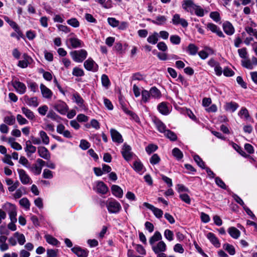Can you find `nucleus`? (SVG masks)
Masks as SVG:
<instances>
[{
  "mask_svg": "<svg viewBox=\"0 0 257 257\" xmlns=\"http://www.w3.org/2000/svg\"><path fill=\"white\" fill-rule=\"evenodd\" d=\"M108 24L113 27H116L119 25V21L114 18H108L107 19Z\"/></svg>",
  "mask_w": 257,
  "mask_h": 257,
  "instance_id": "774afa93",
  "label": "nucleus"
},
{
  "mask_svg": "<svg viewBox=\"0 0 257 257\" xmlns=\"http://www.w3.org/2000/svg\"><path fill=\"white\" fill-rule=\"evenodd\" d=\"M144 206L150 209L153 212L155 216L157 218H161L162 217L163 214V211L158 208L155 207L153 205L144 202L143 204Z\"/></svg>",
  "mask_w": 257,
  "mask_h": 257,
  "instance_id": "f8f14e48",
  "label": "nucleus"
},
{
  "mask_svg": "<svg viewBox=\"0 0 257 257\" xmlns=\"http://www.w3.org/2000/svg\"><path fill=\"white\" fill-rule=\"evenodd\" d=\"M67 24L74 27L77 28L79 26V22L76 18L70 19L67 21Z\"/></svg>",
  "mask_w": 257,
  "mask_h": 257,
  "instance_id": "e2e57ef3",
  "label": "nucleus"
},
{
  "mask_svg": "<svg viewBox=\"0 0 257 257\" xmlns=\"http://www.w3.org/2000/svg\"><path fill=\"white\" fill-rule=\"evenodd\" d=\"M22 113L30 120H33L35 118V115L33 112L27 107H23L21 108Z\"/></svg>",
  "mask_w": 257,
  "mask_h": 257,
  "instance_id": "c756f323",
  "label": "nucleus"
},
{
  "mask_svg": "<svg viewBox=\"0 0 257 257\" xmlns=\"http://www.w3.org/2000/svg\"><path fill=\"white\" fill-rule=\"evenodd\" d=\"M228 232L229 235L234 239H237L240 235V231L234 227L228 228Z\"/></svg>",
  "mask_w": 257,
  "mask_h": 257,
  "instance_id": "bb28decb",
  "label": "nucleus"
},
{
  "mask_svg": "<svg viewBox=\"0 0 257 257\" xmlns=\"http://www.w3.org/2000/svg\"><path fill=\"white\" fill-rule=\"evenodd\" d=\"M198 50V47L193 44H190L187 49L189 54L191 55H195L197 53Z\"/></svg>",
  "mask_w": 257,
  "mask_h": 257,
  "instance_id": "79ce46f5",
  "label": "nucleus"
},
{
  "mask_svg": "<svg viewBox=\"0 0 257 257\" xmlns=\"http://www.w3.org/2000/svg\"><path fill=\"white\" fill-rule=\"evenodd\" d=\"M25 151L28 157H30L32 154L35 153L36 151V147L32 144L31 141L28 140L26 142Z\"/></svg>",
  "mask_w": 257,
  "mask_h": 257,
  "instance_id": "2eb2a0df",
  "label": "nucleus"
},
{
  "mask_svg": "<svg viewBox=\"0 0 257 257\" xmlns=\"http://www.w3.org/2000/svg\"><path fill=\"white\" fill-rule=\"evenodd\" d=\"M150 92L151 96L155 98H159L161 95L160 90L156 87H152L150 90Z\"/></svg>",
  "mask_w": 257,
  "mask_h": 257,
  "instance_id": "58836bf2",
  "label": "nucleus"
},
{
  "mask_svg": "<svg viewBox=\"0 0 257 257\" xmlns=\"http://www.w3.org/2000/svg\"><path fill=\"white\" fill-rule=\"evenodd\" d=\"M14 236L17 237L18 243L20 245H23L26 242L25 237L23 234L17 232L14 234Z\"/></svg>",
  "mask_w": 257,
  "mask_h": 257,
  "instance_id": "a18cd8bd",
  "label": "nucleus"
},
{
  "mask_svg": "<svg viewBox=\"0 0 257 257\" xmlns=\"http://www.w3.org/2000/svg\"><path fill=\"white\" fill-rule=\"evenodd\" d=\"M238 107V104L234 102L226 103L225 105V108L226 110L232 112L235 111Z\"/></svg>",
  "mask_w": 257,
  "mask_h": 257,
  "instance_id": "7c9ffc66",
  "label": "nucleus"
},
{
  "mask_svg": "<svg viewBox=\"0 0 257 257\" xmlns=\"http://www.w3.org/2000/svg\"><path fill=\"white\" fill-rule=\"evenodd\" d=\"M9 143L10 144L11 147L16 150H21L22 149L21 145L18 143L15 142L13 138H10L9 140Z\"/></svg>",
  "mask_w": 257,
  "mask_h": 257,
  "instance_id": "49530a36",
  "label": "nucleus"
},
{
  "mask_svg": "<svg viewBox=\"0 0 257 257\" xmlns=\"http://www.w3.org/2000/svg\"><path fill=\"white\" fill-rule=\"evenodd\" d=\"M194 12L195 14V15L198 17H202L204 15V10L200 6L197 5L195 8Z\"/></svg>",
  "mask_w": 257,
  "mask_h": 257,
  "instance_id": "864d4df0",
  "label": "nucleus"
},
{
  "mask_svg": "<svg viewBox=\"0 0 257 257\" xmlns=\"http://www.w3.org/2000/svg\"><path fill=\"white\" fill-rule=\"evenodd\" d=\"M16 118L19 124L20 125H24L28 123V121L21 114H18Z\"/></svg>",
  "mask_w": 257,
  "mask_h": 257,
  "instance_id": "0e129e2a",
  "label": "nucleus"
},
{
  "mask_svg": "<svg viewBox=\"0 0 257 257\" xmlns=\"http://www.w3.org/2000/svg\"><path fill=\"white\" fill-rule=\"evenodd\" d=\"M131 147L130 146L124 144L121 150V154L124 159L127 161H130L133 157V153L131 151Z\"/></svg>",
  "mask_w": 257,
  "mask_h": 257,
  "instance_id": "20e7f679",
  "label": "nucleus"
},
{
  "mask_svg": "<svg viewBox=\"0 0 257 257\" xmlns=\"http://www.w3.org/2000/svg\"><path fill=\"white\" fill-rule=\"evenodd\" d=\"M96 187L97 192L102 194H105L108 190L107 186L102 182H99Z\"/></svg>",
  "mask_w": 257,
  "mask_h": 257,
  "instance_id": "2f4dec72",
  "label": "nucleus"
},
{
  "mask_svg": "<svg viewBox=\"0 0 257 257\" xmlns=\"http://www.w3.org/2000/svg\"><path fill=\"white\" fill-rule=\"evenodd\" d=\"M238 53L239 57L241 58L245 59L247 58V52L246 48H242L238 49Z\"/></svg>",
  "mask_w": 257,
  "mask_h": 257,
  "instance_id": "338daca9",
  "label": "nucleus"
},
{
  "mask_svg": "<svg viewBox=\"0 0 257 257\" xmlns=\"http://www.w3.org/2000/svg\"><path fill=\"white\" fill-rule=\"evenodd\" d=\"M153 121L158 131L164 134L167 130L165 124L156 117H154Z\"/></svg>",
  "mask_w": 257,
  "mask_h": 257,
  "instance_id": "412c9836",
  "label": "nucleus"
},
{
  "mask_svg": "<svg viewBox=\"0 0 257 257\" xmlns=\"http://www.w3.org/2000/svg\"><path fill=\"white\" fill-rule=\"evenodd\" d=\"M164 236L165 238L170 241L173 240V232L169 229H166L165 230Z\"/></svg>",
  "mask_w": 257,
  "mask_h": 257,
  "instance_id": "bf43d9fd",
  "label": "nucleus"
},
{
  "mask_svg": "<svg viewBox=\"0 0 257 257\" xmlns=\"http://www.w3.org/2000/svg\"><path fill=\"white\" fill-rule=\"evenodd\" d=\"M71 250L78 257H87L89 253L87 249L82 248L78 246H75L72 247Z\"/></svg>",
  "mask_w": 257,
  "mask_h": 257,
  "instance_id": "6e6552de",
  "label": "nucleus"
},
{
  "mask_svg": "<svg viewBox=\"0 0 257 257\" xmlns=\"http://www.w3.org/2000/svg\"><path fill=\"white\" fill-rule=\"evenodd\" d=\"M16 208V206L10 203H6L3 206V209L4 210V211L8 212L9 214Z\"/></svg>",
  "mask_w": 257,
  "mask_h": 257,
  "instance_id": "ea45409f",
  "label": "nucleus"
},
{
  "mask_svg": "<svg viewBox=\"0 0 257 257\" xmlns=\"http://www.w3.org/2000/svg\"><path fill=\"white\" fill-rule=\"evenodd\" d=\"M42 96L47 99H51L53 96V92L44 84H41L40 86Z\"/></svg>",
  "mask_w": 257,
  "mask_h": 257,
  "instance_id": "1a4fd4ad",
  "label": "nucleus"
},
{
  "mask_svg": "<svg viewBox=\"0 0 257 257\" xmlns=\"http://www.w3.org/2000/svg\"><path fill=\"white\" fill-rule=\"evenodd\" d=\"M152 248L155 253L165 252L167 250L166 244L163 241H160L157 243L152 245Z\"/></svg>",
  "mask_w": 257,
  "mask_h": 257,
  "instance_id": "0eeeda50",
  "label": "nucleus"
},
{
  "mask_svg": "<svg viewBox=\"0 0 257 257\" xmlns=\"http://www.w3.org/2000/svg\"><path fill=\"white\" fill-rule=\"evenodd\" d=\"M172 155L178 160H181L183 157L182 152L177 148H175L172 150Z\"/></svg>",
  "mask_w": 257,
  "mask_h": 257,
  "instance_id": "37998d69",
  "label": "nucleus"
},
{
  "mask_svg": "<svg viewBox=\"0 0 257 257\" xmlns=\"http://www.w3.org/2000/svg\"><path fill=\"white\" fill-rule=\"evenodd\" d=\"M196 5L192 0H184L182 3V8L187 12L191 14L194 13V10Z\"/></svg>",
  "mask_w": 257,
  "mask_h": 257,
  "instance_id": "423d86ee",
  "label": "nucleus"
},
{
  "mask_svg": "<svg viewBox=\"0 0 257 257\" xmlns=\"http://www.w3.org/2000/svg\"><path fill=\"white\" fill-rule=\"evenodd\" d=\"M246 32L250 36H253L257 39V30L251 27H246L245 29Z\"/></svg>",
  "mask_w": 257,
  "mask_h": 257,
  "instance_id": "13d9d810",
  "label": "nucleus"
},
{
  "mask_svg": "<svg viewBox=\"0 0 257 257\" xmlns=\"http://www.w3.org/2000/svg\"><path fill=\"white\" fill-rule=\"evenodd\" d=\"M223 248L226 250L230 255H233L235 254V248L233 245L225 243L223 246Z\"/></svg>",
  "mask_w": 257,
  "mask_h": 257,
  "instance_id": "de8ad7c7",
  "label": "nucleus"
},
{
  "mask_svg": "<svg viewBox=\"0 0 257 257\" xmlns=\"http://www.w3.org/2000/svg\"><path fill=\"white\" fill-rule=\"evenodd\" d=\"M84 68L88 71H95L97 69V65L91 58H88L84 62Z\"/></svg>",
  "mask_w": 257,
  "mask_h": 257,
  "instance_id": "4468645a",
  "label": "nucleus"
},
{
  "mask_svg": "<svg viewBox=\"0 0 257 257\" xmlns=\"http://www.w3.org/2000/svg\"><path fill=\"white\" fill-rule=\"evenodd\" d=\"M72 74L75 76H82L84 75V73L82 69L75 67L73 70Z\"/></svg>",
  "mask_w": 257,
  "mask_h": 257,
  "instance_id": "680f3d73",
  "label": "nucleus"
},
{
  "mask_svg": "<svg viewBox=\"0 0 257 257\" xmlns=\"http://www.w3.org/2000/svg\"><path fill=\"white\" fill-rule=\"evenodd\" d=\"M111 190L112 193L115 197L120 198L123 196V191L122 189L118 186L113 185L111 186Z\"/></svg>",
  "mask_w": 257,
  "mask_h": 257,
  "instance_id": "4be33fe9",
  "label": "nucleus"
},
{
  "mask_svg": "<svg viewBox=\"0 0 257 257\" xmlns=\"http://www.w3.org/2000/svg\"><path fill=\"white\" fill-rule=\"evenodd\" d=\"M101 83L103 86L106 88H108L110 85V82L108 76L105 74H103L101 76Z\"/></svg>",
  "mask_w": 257,
  "mask_h": 257,
  "instance_id": "c03bdc74",
  "label": "nucleus"
},
{
  "mask_svg": "<svg viewBox=\"0 0 257 257\" xmlns=\"http://www.w3.org/2000/svg\"><path fill=\"white\" fill-rule=\"evenodd\" d=\"M19 203L21 206L26 210H29L30 207V202L26 197L23 198L19 201Z\"/></svg>",
  "mask_w": 257,
  "mask_h": 257,
  "instance_id": "e433bc0d",
  "label": "nucleus"
},
{
  "mask_svg": "<svg viewBox=\"0 0 257 257\" xmlns=\"http://www.w3.org/2000/svg\"><path fill=\"white\" fill-rule=\"evenodd\" d=\"M207 27L212 32L216 33L219 37H224L223 33L216 25L212 23H208L207 25Z\"/></svg>",
  "mask_w": 257,
  "mask_h": 257,
  "instance_id": "aec40b11",
  "label": "nucleus"
},
{
  "mask_svg": "<svg viewBox=\"0 0 257 257\" xmlns=\"http://www.w3.org/2000/svg\"><path fill=\"white\" fill-rule=\"evenodd\" d=\"M161 160L160 158L157 154H154L150 158V162L152 165H156L158 164Z\"/></svg>",
  "mask_w": 257,
  "mask_h": 257,
  "instance_id": "6e6d98bb",
  "label": "nucleus"
},
{
  "mask_svg": "<svg viewBox=\"0 0 257 257\" xmlns=\"http://www.w3.org/2000/svg\"><path fill=\"white\" fill-rule=\"evenodd\" d=\"M24 100L28 105L31 106L37 107L39 104L38 99L36 97L30 98L27 96H25Z\"/></svg>",
  "mask_w": 257,
  "mask_h": 257,
  "instance_id": "b1692460",
  "label": "nucleus"
},
{
  "mask_svg": "<svg viewBox=\"0 0 257 257\" xmlns=\"http://www.w3.org/2000/svg\"><path fill=\"white\" fill-rule=\"evenodd\" d=\"M71 46L73 48L81 47L82 46V42L76 37L70 38L68 40Z\"/></svg>",
  "mask_w": 257,
  "mask_h": 257,
  "instance_id": "5701e85b",
  "label": "nucleus"
},
{
  "mask_svg": "<svg viewBox=\"0 0 257 257\" xmlns=\"http://www.w3.org/2000/svg\"><path fill=\"white\" fill-rule=\"evenodd\" d=\"M38 153L39 156L46 160H49L51 158V154L48 150L45 147L41 146L38 148Z\"/></svg>",
  "mask_w": 257,
  "mask_h": 257,
  "instance_id": "ddd939ff",
  "label": "nucleus"
},
{
  "mask_svg": "<svg viewBox=\"0 0 257 257\" xmlns=\"http://www.w3.org/2000/svg\"><path fill=\"white\" fill-rule=\"evenodd\" d=\"M13 85L20 94H22L26 92V86L24 83L18 81H15L13 82Z\"/></svg>",
  "mask_w": 257,
  "mask_h": 257,
  "instance_id": "f3484780",
  "label": "nucleus"
},
{
  "mask_svg": "<svg viewBox=\"0 0 257 257\" xmlns=\"http://www.w3.org/2000/svg\"><path fill=\"white\" fill-rule=\"evenodd\" d=\"M20 179L23 184H28L31 183V179L23 169H18Z\"/></svg>",
  "mask_w": 257,
  "mask_h": 257,
  "instance_id": "9d476101",
  "label": "nucleus"
},
{
  "mask_svg": "<svg viewBox=\"0 0 257 257\" xmlns=\"http://www.w3.org/2000/svg\"><path fill=\"white\" fill-rule=\"evenodd\" d=\"M151 96L150 91H147L146 90H143L142 91V101L146 103L149 101L150 97Z\"/></svg>",
  "mask_w": 257,
  "mask_h": 257,
  "instance_id": "09e8293b",
  "label": "nucleus"
},
{
  "mask_svg": "<svg viewBox=\"0 0 257 257\" xmlns=\"http://www.w3.org/2000/svg\"><path fill=\"white\" fill-rule=\"evenodd\" d=\"M72 100L74 101L80 108L83 109H86V106L84 104V101L81 96L78 93H75L72 95Z\"/></svg>",
  "mask_w": 257,
  "mask_h": 257,
  "instance_id": "dca6fc26",
  "label": "nucleus"
},
{
  "mask_svg": "<svg viewBox=\"0 0 257 257\" xmlns=\"http://www.w3.org/2000/svg\"><path fill=\"white\" fill-rule=\"evenodd\" d=\"M54 109L61 114H65L68 110V106L63 101H59L53 106Z\"/></svg>",
  "mask_w": 257,
  "mask_h": 257,
  "instance_id": "39448f33",
  "label": "nucleus"
},
{
  "mask_svg": "<svg viewBox=\"0 0 257 257\" xmlns=\"http://www.w3.org/2000/svg\"><path fill=\"white\" fill-rule=\"evenodd\" d=\"M158 109L160 113L164 115H167L169 113V109L165 102L161 103L158 106Z\"/></svg>",
  "mask_w": 257,
  "mask_h": 257,
  "instance_id": "473e14b6",
  "label": "nucleus"
},
{
  "mask_svg": "<svg viewBox=\"0 0 257 257\" xmlns=\"http://www.w3.org/2000/svg\"><path fill=\"white\" fill-rule=\"evenodd\" d=\"M110 134L113 142L117 143H121L123 142V139L121 135L115 129L111 128L110 130Z\"/></svg>",
  "mask_w": 257,
  "mask_h": 257,
  "instance_id": "a211bd4d",
  "label": "nucleus"
},
{
  "mask_svg": "<svg viewBox=\"0 0 257 257\" xmlns=\"http://www.w3.org/2000/svg\"><path fill=\"white\" fill-rule=\"evenodd\" d=\"M158 41V34L154 32L153 34L150 35L147 38V41L151 44H156Z\"/></svg>",
  "mask_w": 257,
  "mask_h": 257,
  "instance_id": "f704fd0d",
  "label": "nucleus"
},
{
  "mask_svg": "<svg viewBox=\"0 0 257 257\" xmlns=\"http://www.w3.org/2000/svg\"><path fill=\"white\" fill-rule=\"evenodd\" d=\"M207 237L215 247H220V243L214 234L212 232H209L207 234Z\"/></svg>",
  "mask_w": 257,
  "mask_h": 257,
  "instance_id": "393cba45",
  "label": "nucleus"
},
{
  "mask_svg": "<svg viewBox=\"0 0 257 257\" xmlns=\"http://www.w3.org/2000/svg\"><path fill=\"white\" fill-rule=\"evenodd\" d=\"M7 237L5 235L0 236V250L4 251L9 249V245L6 243Z\"/></svg>",
  "mask_w": 257,
  "mask_h": 257,
  "instance_id": "cd10ccee",
  "label": "nucleus"
},
{
  "mask_svg": "<svg viewBox=\"0 0 257 257\" xmlns=\"http://www.w3.org/2000/svg\"><path fill=\"white\" fill-rule=\"evenodd\" d=\"M162 236L159 231H156L154 235L150 238L149 242L151 245L154 244V243L158 241H162Z\"/></svg>",
  "mask_w": 257,
  "mask_h": 257,
  "instance_id": "c85d7f7f",
  "label": "nucleus"
},
{
  "mask_svg": "<svg viewBox=\"0 0 257 257\" xmlns=\"http://www.w3.org/2000/svg\"><path fill=\"white\" fill-rule=\"evenodd\" d=\"M171 42L175 45H178L180 43L181 38L178 35H172L170 37Z\"/></svg>",
  "mask_w": 257,
  "mask_h": 257,
  "instance_id": "69168bd1",
  "label": "nucleus"
},
{
  "mask_svg": "<svg viewBox=\"0 0 257 257\" xmlns=\"http://www.w3.org/2000/svg\"><path fill=\"white\" fill-rule=\"evenodd\" d=\"M223 29L224 32L229 36L232 35L235 32L233 26L228 22H225L223 24Z\"/></svg>",
  "mask_w": 257,
  "mask_h": 257,
  "instance_id": "6ab92c4d",
  "label": "nucleus"
},
{
  "mask_svg": "<svg viewBox=\"0 0 257 257\" xmlns=\"http://www.w3.org/2000/svg\"><path fill=\"white\" fill-rule=\"evenodd\" d=\"M106 207L108 212L111 213H117L121 208L120 203L115 200L107 201Z\"/></svg>",
  "mask_w": 257,
  "mask_h": 257,
  "instance_id": "f03ea898",
  "label": "nucleus"
},
{
  "mask_svg": "<svg viewBox=\"0 0 257 257\" xmlns=\"http://www.w3.org/2000/svg\"><path fill=\"white\" fill-rule=\"evenodd\" d=\"M241 64H242V66H243L244 67L247 68L248 69H252L253 68V66L252 65V62L249 59L242 60Z\"/></svg>",
  "mask_w": 257,
  "mask_h": 257,
  "instance_id": "4d7b16f0",
  "label": "nucleus"
},
{
  "mask_svg": "<svg viewBox=\"0 0 257 257\" xmlns=\"http://www.w3.org/2000/svg\"><path fill=\"white\" fill-rule=\"evenodd\" d=\"M158 149V146L156 145L151 144L149 145L146 148V151L148 154H151V153L154 152Z\"/></svg>",
  "mask_w": 257,
  "mask_h": 257,
  "instance_id": "5fc2aeb1",
  "label": "nucleus"
},
{
  "mask_svg": "<svg viewBox=\"0 0 257 257\" xmlns=\"http://www.w3.org/2000/svg\"><path fill=\"white\" fill-rule=\"evenodd\" d=\"M98 3L100 4L105 9H110L112 7L111 0H108L105 3L106 0H97Z\"/></svg>",
  "mask_w": 257,
  "mask_h": 257,
  "instance_id": "8fccbe9b",
  "label": "nucleus"
},
{
  "mask_svg": "<svg viewBox=\"0 0 257 257\" xmlns=\"http://www.w3.org/2000/svg\"><path fill=\"white\" fill-rule=\"evenodd\" d=\"M39 136L42 140V143L45 145H48L49 143V138L43 131H41L39 132Z\"/></svg>",
  "mask_w": 257,
  "mask_h": 257,
  "instance_id": "c9c22d12",
  "label": "nucleus"
},
{
  "mask_svg": "<svg viewBox=\"0 0 257 257\" xmlns=\"http://www.w3.org/2000/svg\"><path fill=\"white\" fill-rule=\"evenodd\" d=\"M165 136L172 141H176L177 139V135L172 131L167 130L164 133Z\"/></svg>",
  "mask_w": 257,
  "mask_h": 257,
  "instance_id": "72a5a7b5",
  "label": "nucleus"
},
{
  "mask_svg": "<svg viewBox=\"0 0 257 257\" xmlns=\"http://www.w3.org/2000/svg\"><path fill=\"white\" fill-rule=\"evenodd\" d=\"M172 23L174 25H180L183 27H187L188 25V22L183 18H181L179 14H175L172 18Z\"/></svg>",
  "mask_w": 257,
  "mask_h": 257,
  "instance_id": "9b49d317",
  "label": "nucleus"
},
{
  "mask_svg": "<svg viewBox=\"0 0 257 257\" xmlns=\"http://www.w3.org/2000/svg\"><path fill=\"white\" fill-rule=\"evenodd\" d=\"M45 165V162L41 159H38L36 163L33 164L32 167H29L31 171L36 175L41 174L42 167Z\"/></svg>",
  "mask_w": 257,
  "mask_h": 257,
  "instance_id": "7ed1b4c3",
  "label": "nucleus"
},
{
  "mask_svg": "<svg viewBox=\"0 0 257 257\" xmlns=\"http://www.w3.org/2000/svg\"><path fill=\"white\" fill-rule=\"evenodd\" d=\"M167 19L164 16L159 15L156 17V19L152 20L151 22L157 25H164L167 22Z\"/></svg>",
  "mask_w": 257,
  "mask_h": 257,
  "instance_id": "a878e982",
  "label": "nucleus"
},
{
  "mask_svg": "<svg viewBox=\"0 0 257 257\" xmlns=\"http://www.w3.org/2000/svg\"><path fill=\"white\" fill-rule=\"evenodd\" d=\"M70 54L72 59L76 62H82L87 56V52L84 49L75 50L71 52Z\"/></svg>",
  "mask_w": 257,
  "mask_h": 257,
  "instance_id": "f257e3e1",
  "label": "nucleus"
},
{
  "mask_svg": "<svg viewBox=\"0 0 257 257\" xmlns=\"http://www.w3.org/2000/svg\"><path fill=\"white\" fill-rule=\"evenodd\" d=\"M194 161L196 162L197 165L201 168L205 169V163L198 155H194L193 157Z\"/></svg>",
  "mask_w": 257,
  "mask_h": 257,
  "instance_id": "3c124183",
  "label": "nucleus"
},
{
  "mask_svg": "<svg viewBox=\"0 0 257 257\" xmlns=\"http://www.w3.org/2000/svg\"><path fill=\"white\" fill-rule=\"evenodd\" d=\"M45 238L47 241V242L51 244L54 245H57L59 242L58 240L56 239L55 238L53 237L52 236L50 235H46L45 236Z\"/></svg>",
  "mask_w": 257,
  "mask_h": 257,
  "instance_id": "4c0bfd02",
  "label": "nucleus"
},
{
  "mask_svg": "<svg viewBox=\"0 0 257 257\" xmlns=\"http://www.w3.org/2000/svg\"><path fill=\"white\" fill-rule=\"evenodd\" d=\"M238 115L241 117H244L246 119H248L249 115L247 109L245 107H242L238 112Z\"/></svg>",
  "mask_w": 257,
  "mask_h": 257,
  "instance_id": "052dcab7",
  "label": "nucleus"
},
{
  "mask_svg": "<svg viewBox=\"0 0 257 257\" xmlns=\"http://www.w3.org/2000/svg\"><path fill=\"white\" fill-rule=\"evenodd\" d=\"M133 168L137 172H141L143 171L144 166L140 161H135L134 163Z\"/></svg>",
  "mask_w": 257,
  "mask_h": 257,
  "instance_id": "603ef678",
  "label": "nucleus"
},
{
  "mask_svg": "<svg viewBox=\"0 0 257 257\" xmlns=\"http://www.w3.org/2000/svg\"><path fill=\"white\" fill-rule=\"evenodd\" d=\"M4 121L8 125H12L16 122V118L14 115L6 116L4 117Z\"/></svg>",
  "mask_w": 257,
  "mask_h": 257,
  "instance_id": "a19ab883",
  "label": "nucleus"
}]
</instances>
